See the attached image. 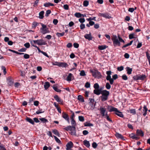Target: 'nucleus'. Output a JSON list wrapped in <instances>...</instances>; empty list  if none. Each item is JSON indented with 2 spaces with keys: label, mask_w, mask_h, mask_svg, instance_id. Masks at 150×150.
<instances>
[{
  "label": "nucleus",
  "mask_w": 150,
  "mask_h": 150,
  "mask_svg": "<svg viewBox=\"0 0 150 150\" xmlns=\"http://www.w3.org/2000/svg\"><path fill=\"white\" fill-rule=\"evenodd\" d=\"M71 123L72 125H69L64 128L63 129L64 131H70L69 132L71 135L77 136L76 127V124L75 120H71Z\"/></svg>",
  "instance_id": "f257e3e1"
},
{
  "label": "nucleus",
  "mask_w": 150,
  "mask_h": 150,
  "mask_svg": "<svg viewBox=\"0 0 150 150\" xmlns=\"http://www.w3.org/2000/svg\"><path fill=\"white\" fill-rule=\"evenodd\" d=\"M93 93L97 95H99L101 94L102 96H101V100L102 101H103V90H102V88H100V89H95L93 91Z\"/></svg>",
  "instance_id": "423d86ee"
},
{
  "label": "nucleus",
  "mask_w": 150,
  "mask_h": 150,
  "mask_svg": "<svg viewBox=\"0 0 150 150\" xmlns=\"http://www.w3.org/2000/svg\"><path fill=\"white\" fill-rule=\"evenodd\" d=\"M80 75L81 76H84L86 75V74L85 71L83 70H82L81 71Z\"/></svg>",
  "instance_id": "a18cd8bd"
},
{
  "label": "nucleus",
  "mask_w": 150,
  "mask_h": 150,
  "mask_svg": "<svg viewBox=\"0 0 150 150\" xmlns=\"http://www.w3.org/2000/svg\"><path fill=\"white\" fill-rule=\"evenodd\" d=\"M44 11H42L40 12L39 13V18L40 19H43L44 17Z\"/></svg>",
  "instance_id": "cd10ccee"
},
{
  "label": "nucleus",
  "mask_w": 150,
  "mask_h": 150,
  "mask_svg": "<svg viewBox=\"0 0 150 150\" xmlns=\"http://www.w3.org/2000/svg\"><path fill=\"white\" fill-rule=\"evenodd\" d=\"M115 137L117 139H120L122 140H125L123 136L121 134L116 132L115 135Z\"/></svg>",
  "instance_id": "a211bd4d"
},
{
  "label": "nucleus",
  "mask_w": 150,
  "mask_h": 150,
  "mask_svg": "<svg viewBox=\"0 0 150 150\" xmlns=\"http://www.w3.org/2000/svg\"><path fill=\"white\" fill-rule=\"evenodd\" d=\"M54 98L57 101V102H59V103L62 105L63 104V102L62 100L60 99L58 96L57 95H55L54 96Z\"/></svg>",
  "instance_id": "f8f14e48"
},
{
  "label": "nucleus",
  "mask_w": 150,
  "mask_h": 150,
  "mask_svg": "<svg viewBox=\"0 0 150 150\" xmlns=\"http://www.w3.org/2000/svg\"><path fill=\"white\" fill-rule=\"evenodd\" d=\"M124 67L122 66L117 68V70L118 71H121L124 69Z\"/></svg>",
  "instance_id": "5fc2aeb1"
},
{
  "label": "nucleus",
  "mask_w": 150,
  "mask_h": 150,
  "mask_svg": "<svg viewBox=\"0 0 150 150\" xmlns=\"http://www.w3.org/2000/svg\"><path fill=\"white\" fill-rule=\"evenodd\" d=\"M148 110V109L146 107V105H144L143 107V115L144 116H145L147 114V111Z\"/></svg>",
  "instance_id": "dca6fc26"
},
{
  "label": "nucleus",
  "mask_w": 150,
  "mask_h": 150,
  "mask_svg": "<svg viewBox=\"0 0 150 150\" xmlns=\"http://www.w3.org/2000/svg\"><path fill=\"white\" fill-rule=\"evenodd\" d=\"M106 107L108 109V110L109 112H111L114 111L115 112V114L118 116L121 117H123L124 115L122 114V113L119 111L117 108L108 105H107L106 106Z\"/></svg>",
  "instance_id": "7ed1b4c3"
},
{
  "label": "nucleus",
  "mask_w": 150,
  "mask_h": 150,
  "mask_svg": "<svg viewBox=\"0 0 150 150\" xmlns=\"http://www.w3.org/2000/svg\"><path fill=\"white\" fill-rule=\"evenodd\" d=\"M57 63L56 65L59 66V67H67L69 66V65L66 63L65 62H55Z\"/></svg>",
  "instance_id": "6e6552de"
},
{
  "label": "nucleus",
  "mask_w": 150,
  "mask_h": 150,
  "mask_svg": "<svg viewBox=\"0 0 150 150\" xmlns=\"http://www.w3.org/2000/svg\"><path fill=\"white\" fill-rule=\"evenodd\" d=\"M0 150H6L4 147V145L1 142H0Z\"/></svg>",
  "instance_id": "a19ab883"
},
{
  "label": "nucleus",
  "mask_w": 150,
  "mask_h": 150,
  "mask_svg": "<svg viewBox=\"0 0 150 150\" xmlns=\"http://www.w3.org/2000/svg\"><path fill=\"white\" fill-rule=\"evenodd\" d=\"M1 68L2 70H3V73H4V74L5 75L6 73V67L4 66H2L1 67Z\"/></svg>",
  "instance_id": "37998d69"
},
{
  "label": "nucleus",
  "mask_w": 150,
  "mask_h": 150,
  "mask_svg": "<svg viewBox=\"0 0 150 150\" xmlns=\"http://www.w3.org/2000/svg\"><path fill=\"white\" fill-rule=\"evenodd\" d=\"M126 71H127V74L128 75H130L132 74V69L130 68L129 67H127L126 68Z\"/></svg>",
  "instance_id": "4be33fe9"
},
{
  "label": "nucleus",
  "mask_w": 150,
  "mask_h": 150,
  "mask_svg": "<svg viewBox=\"0 0 150 150\" xmlns=\"http://www.w3.org/2000/svg\"><path fill=\"white\" fill-rule=\"evenodd\" d=\"M73 75L71 73H69L66 79V80L68 81H71V77Z\"/></svg>",
  "instance_id": "2f4dec72"
},
{
  "label": "nucleus",
  "mask_w": 150,
  "mask_h": 150,
  "mask_svg": "<svg viewBox=\"0 0 150 150\" xmlns=\"http://www.w3.org/2000/svg\"><path fill=\"white\" fill-rule=\"evenodd\" d=\"M129 113L134 115L136 113V111L135 109H131L129 110Z\"/></svg>",
  "instance_id": "8fccbe9b"
},
{
  "label": "nucleus",
  "mask_w": 150,
  "mask_h": 150,
  "mask_svg": "<svg viewBox=\"0 0 150 150\" xmlns=\"http://www.w3.org/2000/svg\"><path fill=\"white\" fill-rule=\"evenodd\" d=\"M52 88L56 92L58 93H61V90L58 89L57 86H55L54 85L52 86Z\"/></svg>",
  "instance_id": "a878e982"
},
{
  "label": "nucleus",
  "mask_w": 150,
  "mask_h": 150,
  "mask_svg": "<svg viewBox=\"0 0 150 150\" xmlns=\"http://www.w3.org/2000/svg\"><path fill=\"white\" fill-rule=\"evenodd\" d=\"M92 146L94 148H96L97 146V144L95 142H93L92 144Z\"/></svg>",
  "instance_id": "774afa93"
},
{
  "label": "nucleus",
  "mask_w": 150,
  "mask_h": 150,
  "mask_svg": "<svg viewBox=\"0 0 150 150\" xmlns=\"http://www.w3.org/2000/svg\"><path fill=\"white\" fill-rule=\"evenodd\" d=\"M105 110L106 109L105 108H104V118L106 119V120L109 122L112 123L113 121L109 116L107 114V113H106L105 114Z\"/></svg>",
  "instance_id": "0eeeda50"
},
{
  "label": "nucleus",
  "mask_w": 150,
  "mask_h": 150,
  "mask_svg": "<svg viewBox=\"0 0 150 150\" xmlns=\"http://www.w3.org/2000/svg\"><path fill=\"white\" fill-rule=\"evenodd\" d=\"M90 71L92 74L93 76L95 78L99 79L102 76L101 74L97 70L94 69H91Z\"/></svg>",
  "instance_id": "20e7f679"
},
{
  "label": "nucleus",
  "mask_w": 150,
  "mask_h": 150,
  "mask_svg": "<svg viewBox=\"0 0 150 150\" xmlns=\"http://www.w3.org/2000/svg\"><path fill=\"white\" fill-rule=\"evenodd\" d=\"M26 49L25 48H21L18 50V51L19 52H24L26 51Z\"/></svg>",
  "instance_id": "69168bd1"
},
{
  "label": "nucleus",
  "mask_w": 150,
  "mask_h": 150,
  "mask_svg": "<svg viewBox=\"0 0 150 150\" xmlns=\"http://www.w3.org/2000/svg\"><path fill=\"white\" fill-rule=\"evenodd\" d=\"M79 21L81 23H83L85 22V20L84 18H81L79 19Z\"/></svg>",
  "instance_id": "680f3d73"
},
{
  "label": "nucleus",
  "mask_w": 150,
  "mask_h": 150,
  "mask_svg": "<svg viewBox=\"0 0 150 150\" xmlns=\"http://www.w3.org/2000/svg\"><path fill=\"white\" fill-rule=\"evenodd\" d=\"M79 119L80 121L81 122H83L84 120V117L82 116H79Z\"/></svg>",
  "instance_id": "6e6d98bb"
},
{
  "label": "nucleus",
  "mask_w": 150,
  "mask_h": 150,
  "mask_svg": "<svg viewBox=\"0 0 150 150\" xmlns=\"http://www.w3.org/2000/svg\"><path fill=\"white\" fill-rule=\"evenodd\" d=\"M25 120L27 121L30 123L32 125H34L35 124L34 121L32 119L29 117H26V118H25Z\"/></svg>",
  "instance_id": "5701e85b"
},
{
  "label": "nucleus",
  "mask_w": 150,
  "mask_h": 150,
  "mask_svg": "<svg viewBox=\"0 0 150 150\" xmlns=\"http://www.w3.org/2000/svg\"><path fill=\"white\" fill-rule=\"evenodd\" d=\"M122 79L124 80H127L128 79L127 76L125 74H124L122 76Z\"/></svg>",
  "instance_id": "09e8293b"
},
{
  "label": "nucleus",
  "mask_w": 150,
  "mask_h": 150,
  "mask_svg": "<svg viewBox=\"0 0 150 150\" xmlns=\"http://www.w3.org/2000/svg\"><path fill=\"white\" fill-rule=\"evenodd\" d=\"M51 13V11L50 10H48L46 11V14L45 16L46 17H48L49 16V15Z\"/></svg>",
  "instance_id": "49530a36"
},
{
  "label": "nucleus",
  "mask_w": 150,
  "mask_h": 150,
  "mask_svg": "<svg viewBox=\"0 0 150 150\" xmlns=\"http://www.w3.org/2000/svg\"><path fill=\"white\" fill-rule=\"evenodd\" d=\"M39 120L42 122L44 123L47 122H48V120L47 119L45 118H39Z\"/></svg>",
  "instance_id": "f704fd0d"
},
{
  "label": "nucleus",
  "mask_w": 150,
  "mask_h": 150,
  "mask_svg": "<svg viewBox=\"0 0 150 150\" xmlns=\"http://www.w3.org/2000/svg\"><path fill=\"white\" fill-rule=\"evenodd\" d=\"M133 79L134 80L137 81L139 80V75H136L134 76L133 77Z\"/></svg>",
  "instance_id": "de8ad7c7"
},
{
  "label": "nucleus",
  "mask_w": 150,
  "mask_h": 150,
  "mask_svg": "<svg viewBox=\"0 0 150 150\" xmlns=\"http://www.w3.org/2000/svg\"><path fill=\"white\" fill-rule=\"evenodd\" d=\"M113 45L115 47L117 46H119L120 45V42L118 40V39L115 40L113 41Z\"/></svg>",
  "instance_id": "aec40b11"
},
{
  "label": "nucleus",
  "mask_w": 150,
  "mask_h": 150,
  "mask_svg": "<svg viewBox=\"0 0 150 150\" xmlns=\"http://www.w3.org/2000/svg\"><path fill=\"white\" fill-rule=\"evenodd\" d=\"M96 17H93L92 18L91 17H90L86 19V20L88 21H92V20L96 21Z\"/></svg>",
  "instance_id": "864d4df0"
},
{
  "label": "nucleus",
  "mask_w": 150,
  "mask_h": 150,
  "mask_svg": "<svg viewBox=\"0 0 150 150\" xmlns=\"http://www.w3.org/2000/svg\"><path fill=\"white\" fill-rule=\"evenodd\" d=\"M24 46L26 48H29L30 47V44L29 42H27L24 44Z\"/></svg>",
  "instance_id": "338daca9"
},
{
  "label": "nucleus",
  "mask_w": 150,
  "mask_h": 150,
  "mask_svg": "<svg viewBox=\"0 0 150 150\" xmlns=\"http://www.w3.org/2000/svg\"><path fill=\"white\" fill-rule=\"evenodd\" d=\"M90 83L88 82H86L85 84V87L86 88H88L90 87Z\"/></svg>",
  "instance_id": "bf43d9fd"
},
{
  "label": "nucleus",
  "mask_w": 150,
  "mask_h": 150,
  "mask_svg": "<svg viewBox=\"0 0 150 150\" xmlns=\"http://www.w3.org/2000/svg\"><path fill=\"white\" fill-rule=\"evenodd\" d=\"M53 137H54L55 140L57 143L59 144H62L61 141L57 137L54 135L53 136Z\"/></svg>",
  "instance_id": "e433bc0d"
},
{
  "label": "nucleus",
  "mask_w": 150,
  "mask_h": 150,
  "mask_svg": "<svg viewBox=\"0 0 150 150\" xmlns=\"http://www.w3.org/2000/svg\"><path fill=\"white\" fill-rule=\"evenodd\" d=\"M7 83L9 86H12L13 83V81L12 79L10 77H8L7 79Z\"/></svg>",
  "instance_id": "9b49d317"
},
{
  "label": "nucleus",
  "mask_w": 150,
  "mask_h": 150,
  "mask_svg": "<svg viewBox=\"0 0 150 150\" xmlns=\"http://www.w3.org/2000/svg\"><path fill=\"white\" fill-rule=\"evenodd\" d=\"M146 54L147 58L149 62V64H150V56L149 53L148 52H146Z\"/></svg>",
  "instance_id": "4c0bfd02"
},
{
  "label": "nucleus",
  "mask_w": 150,
  "mask_h": 150,
  "mask_svg": "<svg viewBox=\"0 0 150 150\" xmlns=\"http://www.w3.org/2000/svg\"><path fill=\"white\" fill-rule=\"evenodd\" d=\"M84 36L86 39H88L89 41L92 40L93 38L90 32L89 34H86Z\"/></svg>",
  "instance_id": "ddd939ff"
},
{
  "label": "nucleus",
  "mask_w": 150,
  "mask_h": 150,
  "mask_svg": "<svg viewBox=\"0 0 150 150\" xmlns=\"http://www.w3.org/2000/svg\"><path fill=\"white\" fill-rule=\"evenodd\" d=\"M109 94V91L106 90H104V101L107 100Z\"/></svg>",
  "instance_id": "1a4fd4ad"
},
{
  "label": "nucleus",
  "mask_w": 150,
  "mask_h": 150,
  "mask_svg": "<svg viewBox=\"0 0 150 150\" xmlns=\"http://www.w3.org/2000/svg\"><path fill=\"white\" fill-rule=\"evenodd\" d=\"M89 100L90 102H89V104L90 105L93 106L94 103V100L93 99L89 98Z\"/></svg>",
  "instance_id": "473e14b6"
},
{
  "label": "nucleus",
  "mask_w": 150,
  "mask_h": 150,
  "mask_svg": "<svg viewBox=\"0 0 150 150\" xmlns=\"http://www.w3.org/2000/svg\"><path fill=\"white\" fill-rule=\"evenodd\" d=\"M117 39L118 38L116 35H113L112 37V40L113 41Z\"/></svg>",
  "instance_id": "13d9d810"
},
{
  "label": "nucleus",
  "mask_w": 150,
  "mask_h": 150,
  "mask_svg": "<svg viewBox=\"0 0 150 150\" xmlns=\"http://www.w3.org/2000/svg\"><path fill=\"white\" fill-rule=\"evenodd\" d=\"M118 38L119 39V41L120 42H123L124 43L125 42L124 40H123L120 37V35H118Z\"/></svg>",
  "instance_id": "4d7b16f0"
},
{
  "label": "nucleus",
  "mask_w": 150,
  "mask_h": 150,
  "mask_svg": "<svg viewBox=\"0 0 150 150\" xmlns=\"http://www.w3.org/2000/svg\"><path fill=\"white\" fill-rule=\"evenodd\" d=\"M74 16L77 18H80L81 17V14L80 13H76L74 14Z\"/></svg>",
  "instance_id": "c03bdc74"
},
{
  "label": "nucleus",
  "mask_w": 150,
  "mask_h": 150,
  "mask_svg": "<svg viewBox=\"0 0 150 150\" xmlns=\"http://www.w3.org/2000/svg\"><path fill=\"white\" fill-rule=\"evenodd\" d=\"M138 75L139 80L143 81L146 78V76L145 74H142V75Z\"/></svg>",
  "instance_id": "412c9836"
},
{
  "label": "nucleus",
  "mask_w": 150,
  "mask_h": 150,
  "mask_svg": "<svg viewBox=\"0 0 150 150\" xmlns=\"http://www.w3.org/2000/svg\"><path fill=\"white\" fill-rule=\"evenodd\" d=\"M40 111H36V113L37 114H39L40 113H42L44 112V111L42 110V109H40Z\"/></svg>",
  "instance_id": "0e129e2a"
},
{
  "label": "nucleus",
  "mask_w": 150,
  "mask_h": 150,
  "mask_svg": "<svg viewBox=\"0 0 150 150\" xmlns=\"http://www.w3.org/2000/svg\"><path fill=\"white\" fill-rule=\"evenodd\" d=\"M136 133L137 135H138L142 137L144 136V132L141 129H137L136 131Z\"/></svg>",
  "instance_id": "6ab92c4d"
},
{
  "label": "nucleus",
  "mask_w": 150,
  "mask_h": 150,
  "mask_svg": "<svg viewBox=\"0 0 150 150\" xmlns=\"http://www.w3.org/2000/svg\"><path fill=\"white\" fill-rule=\"evenodd\" d=\"M52 132L55 135H57L58 137H60V134L59 132V131L56 129H54L52 130Z\"/></svg>",
  "instance_id": "b1692460"
},
{
  "label": "nucleus",
  "mask_w": 150,
  "mask_h": 150,
  "mask_svg": "<svg viewBox=\"0 0 150 150\" xmlns=\"http://www.w3.org/2000/svg\"><path fill=\"white\" fill-rule=\"evenodd\" d=\"M100 115L102 117H103V107H101L100 108Z\"/></svg>",
  "instance_id": "3c124183"
},
{
  "label": "nucleus",
  "mask_w": 150,
  "mask_h": 150,
  "mask_svg": "<svg viewBox=\"0 0 150 150\" xmlns=\"http://www.w3.org/2000/svg\"><path fill=\"white\" fill-rule=\"evenodd\" d=\"M67 150L70 149H71L73 146V143L71 141L68 142L66 144Z\"/></svg>",
  "instance_id": "4468645a"
},
{
  "label": "nucleus",
  "mask_w": 150,
  "mask_h": 150,
  "mask_svg": "<svg viewBox=\"0 0 150 150\" xmlns=\"http://www.w3.org/2000/svg\"><path fill=\"white\" fill-rule=\"evenodd\" d=\"M93 87L95 89H99V86L98 83H95Z\"/></svg>",
  "instance_id": "603ef678"
},
{
  "label": "nucleus",
  "mask_w": 150,
  "mask_h": 150,
  "mask_svg": "<svg viewBox=\"0 0 150 150\" xmlns=\"http://www.w3.org/2000/svg\"><path fill=\"white\" fill-rule=\"evenodd\" d=\"M104 17L108 19H110L112 18L110 15V14L109 13H104Z\"/></svg>",
  "instance_id": "72a5a7b5"
},
{
  "label": "nucleus",
  "mask_w": 150,
  "mask_h": 150,
  "mask_svg": "<svg viewBox=\"0 0 150 150\" xmlns=\"http://www.w3.org/2000/svg\"><path fill=\"white\" fill-rule=\"evenodd\" d=\"M84 125L85 126L90 127L93 126V125L92 124L90 123L89 122H86L84 123Z\"/></svg>",
  "instance_id": "c9c22d12"
},
{
  "label": "nucleus",
  "mask_w": 150,
  "mask_h": 150,
  "mask_svg": "<svg viewBox=\"0 0 150 150\" xmlns=\"http://www.w3.org/2000/svg\"><path fill=\"white\" fill-rule=\"evenodd\" d=\"M56 35L58 37H60L63 36L64 35V32H62L61 33H57L56 34Z\"/></svg>",
  "instance_id": "58836bf2"
},
{
  "label": "nucleus",
  "mask_w": 150,
  "mask_h": 150,
  "mask_svg": "<svg viewBox=\"0 0 150 150\" xmlns=\"http://www.w3.org/2000/svg\"><path fill=\"white\" fill-rule=\"evenodd\" d=\"M135 33H133L130 34L129 35V39H132L134 38H136L137 37L134 36Z\"/></svg>",
  "instance_id": "c756f323"
},
{
  "label": "nucleus",
  "mask_w": 150,
  "mask_h": 150,
  "mask_svg": "<svg viewBox=\"0 0 150 150\" xmlns=\"http://www.w3.org/2000/svg\"><path fill=\"white\" fill-rule=\"evenodd\" d=\"M89 4V2L87 0H85L83 2V5L84 6H87Z\"/></svg>",
  "instance_id": "79ce46f5"
},
{
  "label": "nucleus",
  "mask_w": 150,
  "mask_h": 150,
  "mask_svg": "<svg viewBox=\"0 0 150 150\" xmlns=\"http://www.w3.org/2000/svg\"><path fill=\"white\" fill-rule=\"evenodd\" d=\"M78 100L82 102H84V98L83 96L81 95H79L78 96Z\"/></svg>",
  "instance_id": "7c9ffc66"
},
{
  "label": "nucleus",
  "mask_w": 150,
  "mask_h": 150,
  "mask_svg": "<svg viewBox=\"0 0 150 150\" xmlns=\"http://www.w3.org/2000/svg\"><path fill=\"white\" fill-rule=\"evenodd\" d=\"M54 4L50 2L46 3L44 4V6L45 7H49L50 6H54Z\"/></svg>",
  "instance_id": "c85d7f7f"
},
{
  "label": "nucleus",
  "mask_w": 150,
  "mask_h": 150,
  "mask_svg": "<svg viewBox=\"0 0 150 150\" xmlns=\"http://www.w3.org/2000/svg\"><path fill=\"white\" fill-rule=\"evenodd\" d=\"M83 144L86 147L88 148L90 146V144L88 141L86 140H85L83 141Z\"/></svg>",
  "instance_id": "bb28decb"
},
{
  "label": "nucleus",
  "mask_w": 150,
  "mask_h": 150,
  "mask_svg": "<svg viewBox=\"0 0 150 150\" xmlns=\"http://www.w3.org/2000/svg\"><path fill=\"white\" fill-rule=\"evenodd\" d=\"M50 86V84L49 82H46L44 85V87L45 90H47Z\"/></svg>",
  "instance_id": "393cba45"
},
{
  "label": "nucleus",
  "mask_w": 150,
  "mask_h": 150,
  "mask_svg": "<svg viewBox=\"0 0 150 150\" xmlns=\"http://www.w3.org/2000/svg\"><path fill=\"white\" fill-rule=\"evenodd\" d=\"M112 74V71H106V74L107 76L106 77V79L107 81H109L110 82V83L112 85L114 83V80H115L118 78V76L117 74H115L112 76V78H111V75Z\"/></svg>",
  "instance_id": "f03ea898"
},
{
  "label": "nucleus",
  "mask_w": 150,
  "mask_h": 150,
  "mask_svg": "<svg viewBox=\"0 0 150 150\" xmlns=\"http://www.w3.org/2000/svg\"><path fill=\"white\" fill-rule=\"evenodd\" d=\"M39 1V0H36L33 3V6L34 7H37L38 6V4Z\"/></svg>",
  "instance_id": "e2e57ef3"
},
{
  "label": "nucleus",
  "mask_w": 150,
  "mask_h": 150,
  "mask_svg": "<svg viewBox=\"0 0 150 150\" xmlns=\"http://www.w3.org/2000/svg\"><path fill=\"white\" fill-rule=\"evenodd\" d=\"M136 8H137L136 7L135 8V9L133 8H129L128 11L129 12L132 13L134 11V10L136 9Z\"/></svg>",
  "instance_id": "052dcab7"
},
{
  "label": "nucleus",
  "mask_w": 150,
  "mask_h": 150,
  "mask_svg": "<svg viewBox=\"0 0 150 150\" xmlns=\"http://www.w3.org/2000/svg\"><path fill=\"white\" fill-rule=\"evenodd\" d=\"M129 136L130 138H132V139H135L136 140H138L139 138V137L137 136V135L133 133L130 134Z\"/></svg>",
  "instance_id": "2eb2a0df"
},
{
  "label": "nucleus",
  "mask_w": 150,
  "mask_h": 150,
  "mask_svg": "<svg viewBox=\"0 0 150 150\" xmlns=\"http://www.w3.org/2000/svg\"><path fill=\"white\" fill-rule=\"evenodd\" d=\"M105 87L107 89L109 90L111 86L110 84L108 82L106 83Z\"/></svg>",
  "instance_id": "ea45409f"
},
{
  "label": "nucleus",
  "mask_w": 150,
  "mask_h": 150,
  "mask_svg": "<svg viewBox=\"0 0 150 150\" xmlns=\"http://www.w3.org/2000/svg\"><path fill=\"white\" fill-rule=\"evenodd\" d=\"M42 27L40 28V30H41V33L43 34H45L46 33H49L50 31L49 28H47L46 25H44L42 23H40Z\"/></svg>",
  "instance_id": "39448f33"
},
{
  "label": "nucleus",
  "mask_w": 150,
  "mask_h": 150,
  "mask_svg": "<svg viewBox=\"0 0 150 150\" xmlns=\"http://www.w3.org/2000/svg\"><path fill=\"white\" fill-rule=\"evenodd\" d=\"M33 42L34 44H37L39 45H46L47 44L46 42H39L38 40H33Z\"/></svg>",
  "instance_id": "f3484780"
},
{
  "label": "nucleus",
  "mask_w": 150,
  "mask_h": 150,
  "mask_svg": "<svg viewBox=\"0 0 150 150\" xmlns=\"http://www.w3.org/2000/svg\"><path fill=\"white\" fill-rule=\"evenodd\" d=\"M62 117L69 123H70L69 118L68 115L66 113L63 112L62 113Z\"/></svg>",
  "instance_id": "9d476101"
}]
</instances>
